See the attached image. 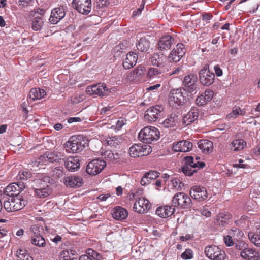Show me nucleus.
I'll return each instance as SVG.
<instances>
[{"mask_svg":"<svg viewBox=\"0 0 260 260\" xmlns=\"http://www.w3.org/2000/svg\"><path fill=\"white\" fill-rule=\"evenodd\" d=\"M138 60V55L133 52H128L123 60V67L129 69L136 65Z\"/></svg>","mask_w":260,"mask_h":260,"instance_id":"nucleus-24","label":"nucleus"},{"mask_svg":"<svg viewBox=\"0 0 260 260\" xmlns=\"http://www.w3.org/2000/svg\"><path fill=\"white\" fill-rule=\"evenodd\" d=\"M25 188V185L24 182H14L10 184L5 188L4 193L10 197L17 196Z\"/></svg>","mask_w":260,"mask_h":260,"instance_id":"nucleus-17","label":"nucleus"},{"mask_svg":"<svg viewBox=\"0 0 260 260\" xmlns=\"http://www.w3.org/2000/svg\"><path fill=\"white\" fill-rule=\"evenodd\" d=\"M102 155L105 159H107L110 160L118 158L117 154H114L111 150H109L105 151Z\"/></svg>","mask_w":260,"mask_h":260,"instance_id":"nucleus-52","label":"nucleus"},{"mask_svg":"<svg viewBox=\"0 0 260 260\" xmlns=\"http://www.w3.org/2000/svg\"><path fill=\"white\" fill-rule=\"evenodd\" d=\"M127 211L120 206H116L112 210V217L117 220H122L126 219L128 216Z\"/></svg>","mask_w":260,"mask_h":260,"instance_id":"nucleus-29","label":"nucleus"},{"mask_svg":"<svg viewBox=\"0 0 260 260\" xmlns=\"http://www.w3.org/2000/svg\"><path fill=\"white\" fill-rule=\"evenodd\" d=\"M189 194L193 200L201 202L206 201L208 198L206 188L200 185H194L191 187Z\"/></svg>","mask_w":260,"mask_h":260,"instance_id":"nucleus-11","label":"nucleus"},{"mask_svg":"<svg viewBox=\"0 0 260 260\" xmlns=\"http://www.w3.org/2000/svg\"><path fill=\"white\" fill-rule=\"evenodd\" d=\"M193 257L192 251L190 249H187L183 252L181 254V257L183 259H189L192 258Z\"/></svg>","mask_w":260,"mask_h":260,"instance_id":"nucleus-54","label":"nucleus"},{"mask_svg":"<svg viewBox=\"0 0 260 260\" xmlns=\"http://www.w3.org/2000/svg\"><path fill=\"white\" fill-rule=\"evenodd\" d=\"M244 160L242 159H239L238 160V162L235 163L233 165L234 167L238 168H243L245 169L246 168L248 167V165L246 163H244Z\"/></svg>","mask_w":260,"mask_h":260,"instance_id":"nucleus-58","label":"nucleus"},{"mask_svg":"<svg viewBox=\"0 0 260 260\" xmlns=\"http://www.w3.org/2000/svg\"><path fill=\"white\" fill-rule=\"evenodd\" d=\"M248 238L250 241L256 246L260 247V236L257 231L256 233L250 232L248 234Z\"/></svg>","mask_w":260,"mask_h":260,"instance_id":"nucleus-43","label":"nucleus"},{"mask_svg":"<svg viewBox=\"0 0 260 260\" xmlns=\"http://www.w3.org/2000/svg\"><path fill=\"white\" fill-rule=\"evenodd\" d=\"M66 15L65 8L61 6L54 8L51 13L49 21L52 24H56L62 20Z\"/></svg>","mask_w":260,"mask_h":260,"instance_id":"nucleus-18","label":"nucleus"},{"mask_svg":"<svg viewBox=\"0 0 260 260\" xmlns=\"http://www.w3.org/2000/svg\"><path fill=\"white\" fill-rule=\"evenodd\" d=\"M151 151V148L149 145L140 144L132 146L128 153L132 157L136 158L147 155Z\"/></svg>","mask_w":260,"mask_h":260,"instance_id":"nucleus-10","label":"nucleus"},{"mask_svg":"<svg viewBox=\"0 0 260 260\" xmlns=\"http://www.w3.org/2000/svg\"><path fill=\"white\" fill-rule=\"evenodd\" d=\"M108 145L116 147L122 142V138L120 136H115L109 137L107 140Z\"/></svg>","mask_w":260,"mask_h":260,"instance_id":"nucleus-40","label":"nucleus"},{"mask_svg":"<svg viewBox=\"0 0 260 260\" xmlns=\"http://www.w3.org/2000/svg\"><path fill=\"white\" fill-rule=\"evenodd\" d=\"M173 50H175L179 56L183 57L186 53V49L185 45L182 43H178Z\"/></svg>","mask_w":260,"mask_h":260,"instance_id":"nucleus-47","label":"nucleus"},{"mask_svg":"<svg viewBox=\"0 0 260 260\" xmlns=\"http://www.w3.org/2000/svg\"><path fill=\"white\" fill-rule=\"evenodd\" d=\"M199 148L204 153L211 152L213 150V143L208 140H201L198 143Z\"/></svg>","mask_w":260,"mask_h":260,"instance_id":"nucleus-35","label":"nucleus"},{"mask_svg":"<svg viewBox=\"0 0 260 260\" xmlns=\"http://www.w3.org/2000/svg\"><path fill=\"white\" fill-rule=\"evenodd\" d=\"M66 168L71 171H75L80 167V161L77 157H70L64 161Z\"/></svg>","mask_w":260,"mask_h":260,"instance_id":"nucleus-32","label":"nucleus"},{"mask_svg":"<svg viewBox=\"0 0 260 260\" xmlns=\"http://www.w3.org/2000/svg\"><path fill=\"white\" fill-rule=\"evenodd\" d=\"M232 215L228 212L220 213L216 216L215 223L221 226H225L231 218Z\"/></svg>","mask_w":260,"mask_h":260,"instance_id":"nucleus-34","label":"nucleus"},{"mask_svg":"<svg viewBox=\"0 0 260 260\" xmlns=\"http://www.w3.org/2000/svg\"><path fill=\"white\" fill-rule=\"evenodd\" d=\"M241 256L245 260H259L260 253L251 248H247L240 252Z\"/></svg>","mask_w":260,"mask_h":260,"instance_id":"nucleus-26","label":"nucleus"},{"mask_svg":"<svg viewBox=\"0 0 260 260\" xmlns=\"http://www.w3.org/2000/svg\"><path fill=\"white\" fill-rule=\"evenodd\" d=\"M150 182L155 181V180L159 177V173L155 171H150L144 174Z\"/></svg>","mask_w":260,"mask_h":260,"instance_id":"nucleus-50","label":"nucleus"},{"mask_svg":"<svg viewBox=\"0 0 260 260\" xmlns=\"http://www.w3.org/2000/svg\"><path fill=\"white\" fill-rule=\"evenodd\" d=\"M188 93L182 88L172 89L169 96V102L172 106L181 105L184 103Z\"/></svg>","mask_w":260,"mask_h":260,"instance_id":"nucleus-4","label":"nucleus"},{"mask_svg":"<svg viewBox=\"0 0 260 260\" xmlns=\"http://www.w3.org/2000/svg\"><path fill=\"white\" fill-rule=\"evenodd\" d=\"M46 94V91L41 88H34L30 90L29 92V98L33 100H40L44 97Z\"/></svg>","mask_w":260,"mask_h":260,"instance_id":"nucleus-37","label":"nucleus"},{"mask_svg":"<svg viewBox=\"0 0 260 260\" xmlns=\"http://www.w3.org/2000/svg\"><path fill=\"white\" fill-rule=\"evenodd\" d=\"M159 131L153 126H147L142 128L139 133L140 141L145 143H150L157 140L159 138Z\"/></svg>","mask_w":260,"mask_h":260,"instance_id":"nucleus-3","label":"nucleus"},{"mask_svg":"<svg viewBox=\"0 0 260 260\" xmlns=\"http://www.w3.org/2000/svg\"><path fill=\"white\" fill-rule=\"evenodd\" d=\"M31 243L39 247H44L45 245V240L41 235L42 228L38 224L32 225L30 227Z\"/></svg>","mask_w":260,"mask_h":260,"instance_id":"nucleus-8","label":"nucleus"},{"mask_svg":"<svg viewBox=\"0 0 260 260\" xmlns=\"http://www.w3.org/2000/svg\"><path fill=\"white\" fill-rule=\"evenodd\" d=\"M224 241L228 246H231L233 245L232 237L230 235L224 237Z\"/></svg>","mask_w":260,"mask_h":260,"instance_id":"nucleus-59","label":"nucleus"},{"mask_svg":"<svg viewBox=\"0 0 260 260\" xmlns=\"http://www.w3.org/2000/svg\"><path fill=\"white\" fill-rule=\"evenodd\" d=\"M60 260H73L68 251H63L59 255Z\"/></svg>","mask_w":260,"mask_h":260,"instance_id":"nucleus-55","label":"nucleus"},{"mask_svg":"<svg viewBox=\"0 0 260 260\" xmlns=\"http://www.w3.org/2000/svg\"><path fill=\"white\" fill-rule=\"evenodd\" d=\"M177 122V118L175 115H171L161 123L162 126L166 128L172 127L175 125Z\"/></svg>","mask_w":260,"mask_h":260,"instance_id":"nucleus-39","label":"nucleus"},{"mask_svg":"<svg viewBox=\"0 0 260 260\" xmlns=\"http://www.w3.org/2000/svg\"><path fill=\"white\" fill-rule=\"evenodd\" d=\"M246 112L244 109H241L239 107H235L233 111L227 115V118L229 119L235 118L239 115H245Z\"/></svg>","mask_w":260,"mask_h":260,"instance_id":"nucleus-42","label":"nucleus"},{"mask_svg":"<svg viewBox=\"0 0 260 260\" xmlns=\"http://www.w3.org/2000/svg\"><path fill=\"white\" fill-rule=\"evenodd\" d=\"M63 182L66 186L70 187H80L83 184L82 178L77 176H70L65 177Z\"/></svg>","mask_w":260,"mask_h":260,"instance_id":"nucleus-21","label":"nucleus"},{"mask_svg":"<svg viewBox=\"0 0 260 260\" xmlns=\"http://www.w3.org/2000/svg\"><path fill=\"white\" fill-rule=\"evenodd\" d=\"M205 253L211 260H224L225 252L216 245H209L205 249Z\"/></svg>","mask_w":260,"mask_h":260,"instance_id":"nucleus-9","label":"nucleus"},{"mask_svg":"<svg viewBox=\"0 0 260 260\" xmlns=\"http://www.w3.org/2000/svg\"><path fill=\"white\" fill-rule=\"evenodd\" d=\"M231 237H233L234 239H240L243 236V233L239 229L234 228L230 230L229 232Z\"/></svg>","mask_w":260,"mask_h":260,"instance_id":"nucleus-48","label":"nucleus"},{"mask_svg":"<svg viewBox=\"0 0 260 260\" xmlns=\"http://www.w3.org/2000/svg\"><path fill=\"white\" fill-rule=\"evenodd\" d=\"M62 157L63 155L61 152L54 150L49 153L48 154H45L44 156H41L39 158V163L42 162V164L44 163L45 165H46L45 161L47 160L52 162L54 161H59Z\"/></svg>","mask_w":260,"mask_h":260,"instance_id":"nucleus-20","label":"nucleus"},{"mask_svg":"<svg viewBox=\"0 0 260 260\" xmlns=\"http://www.w3.org/2000/svg\"><path fill=\"white\" fill-rule=\"evenodd\" d=\"M126 123V120L123 118H120L116 122L115 126H112V127L116 130H120L122 127Z\"/></svg>","mask_w":260,"mask_h":260,"instance_id":"nucleus-53","label":"nucleus"},{"mask_svg":"<svg viewBox=\"0 0 260 260\" xmlns=\"http://www.w3.org/2000/svg\"><path fill=\"white\" fill-rule=\"evenodd\" d=\"M197 77L196 75L191 74L184 77L183 81L182 89H184L187 93H191L197 91Z\"/></svg>","mask_w":260,"mask_h":260,"instance_id":"nucleus-14","label":"nucleus"},{"mask_svg":"<svg viewBox=\"0 0 260 260\" xmlns=\"http://www.w3.org/2000/svg\"><path fill=\"white\" fill-rule=\"evenodd\" d=\"M192 148V144L186 140L180 141L174 144L173 150L176 152H186L189 151Z\"/></svg>","mask_w":260,"mask_h":260,"instance_id":"nucleus-25","label":"nucleus"},{"mask_svg":"<svg viewBox=\"0 0 260 260\" xmlns=\"http://www.w3.org/2000/svg\"><path fill=\"white\" fill-rule=\"evenodd\" d=\"M145 72V68L143 66H138L127 75V79L130 81L141 79Z\"/></svg>","mask_w":260,"mask_h":260,"instance_id":"nucleus-30","label":"nucleus"},{"mask_svg":"<svg viewBox=\"0 0 260 260\" xmlns=\"http://www.w3.org/2000/svg\"><path fill=\"white\" fill-rule=\"evenodd\" d=\"M136 46L138 50L141 52H146L149 48L150 43L146 38H141Z\"/></svg>","mask_w":260,"mask_h":260,"instance_id":"nucleus-38","label":"nucleus"},{"mask_svg":"<svg viewBox=\"0 0 260 260\" xmlns=\"http://www.w3.org/2000/svg\"><path fill=\"white\" fill-rule=\"evenodd\" d=\"M246 146V143L243 139H235L229 144V148L233 152L240 151Z\"/></svg>","mask_w":260,"mask_h":260,"instance_id":"nucleus-33","label":"nucleus"},{"mask_svg":"<svg viewBox=\"0 0 260 260\" xmlns=\"http://www.w3.org/2000/svg\"><path fill=\"white\" fill-rule=\"evenodd\" d=\"M199 117V110L196 108H193L185 114L182 119L183 123L186 125H189L197 120Z\"/></svg>","mask_w":260,"mask_h":260,"instance_id":"nucleus-28","label":"nucleus"},{"mask_svg":"<svg viewBox=\"0 0 260 260\" xmlns=\"http://www.w3.org/2000/svg\"><path fill=\"white\" fill-rule=\"evenodd\" d=\"M174 38L170 35L162 36L158 43V48L161 51L169 50L174 44Z\"/></svg>","mask_w":260,"mask_h":260,"instance_id":"nucleus-22","label":"nucleus"},{"mask_svg":"<svg viewBox=\"0 0 260 260\" xmlns=\"http://www.w3.org/2000/svg\"><path fill=\"white\" fill-rule=\"evenodd\" d=\"M172 205L174 207L187 209L191 205L192 201L190 197L184 192L176 193L173 197Z\"/></svg>","mask_w":260,"mask_h":260,"instance_id":"nucleus-6","label":"nucleus"},{"mask_svg":"<svg viewBox=\"0 0 260 260\" xmlns=\"http://www.w3.org/2000/svg\"><path fill=\"white\" fill-rule=\"evenodd\" d=\"M150 204L148 200L145 198H139L136 200L133 206L134 210L140 214L144 213L147 211L150 208Z\"/></svg>","mask_w":260,"mask_h":260,"instance_id":"nucleus-19","label":"nucleus"},{"mask_svg":"<svg viewBox=\"0 0 260 260\" xmlns=\"http://www.w3.org/2000/svg\"><path fill=\"white\" fill-rule=\"evenodd\" d=\"M164 115V107L160 105H155L148 109L144 115L145 120L151 122L155 121Z\"/></svg>","mask_w":260,"mask_h":260,"instance_id":"nucleus-7","label":"nucleus"},{"mask_svg":"<svg viewBox=\"0 0 260 260\" xmlns=\"http://www.w3.org/2000/svg\"><path fill=\"white\" fill-rule=\"evenodd\" d=\"M79 260H93V259L88 255H82L80 257Z\"/></svg>","mask_w":260,"mask_h":260,"instance_id":"nucleus-64","label":"nucleus"},{"mask_svg":"<svg viewBox=\"0 0 260 260\" xmlns=\"http://www.w3.org/2000/svg\"><path fill=\"white\" fill-rule=\"evenodd\" d=\"M63 175V168L62 167H56L53 171V175L56 178H59Z\"/></svg>","mask_w":260,"mask_h":260,"instance_id":"nucleus-56","label":"nucleus"},{"mask_svg":"<svg viewBox=\"0 0 260 260\" xmlns=\"http://www.w3.org/2000/svg\"><path fill=\"white\" fill-rule=\"evenodd\" d=\"M213 91L211 90H206L205 92L199 95L196 100V103L198 106H203L210 102L213 98Z\"/></svg>","mask_w":260,"mask_h":260,"instance_id":"nucleus-23","label":"nucleus"},{"mask_svg":"<svg viewBox=\"0 0 260 260\" xmlns=\"http://www.w3.org/2000/svg\"><path fill=\"white\" fill-rule=\"evenodd\" d=\"M26 205V201L18 197L8 199L4 202V209L8 212H15L23 209Z\"/></svg>","mask_w":260,"mask_h":260,"instance_id":"nucleus-5","label":"nucleus"},{"mask_svg":"<svg viewBox=\"0 0 260 260\" xmlns=\"http://www.w3.org/2000/svg\"><path fill=\"white\" fill-rule=\"evenodd\" d=\"M201 213L203 215L207 217H210L211 215V212L205 208H203L201 210Z\"/></svg>","mask_w":260,"mask_h":260,"instance_id":"nucleus-61","label":"nucleus"},{"mask_svg":"<svg viewBox=\"0 0 260 260\" xmlns=\"http://www.w3.org/2000/svg\"><path fill=\"white\" fill-rule=\"evenodd\" d=\"M37 187L35 188V194L39 198H45L49 196L51 190L50 186L46 183L42 184L40 182Z\"/></svg>","mask_w":260,"mask_h":260,"instance_id":"nucleus-27","label":"nucleus"},{"mask_svg":"<svg viewBox=\"0 0 260 260\" xmlns=\"http://www.w3.org/2000/svg\"><path fill=\"white\" fill-rule=\"evenodd\" d=\"M199 159V157H196L195 158L191 156L185 157V164L182 168L183 173L186 176H190L197 172L198 169L203 168L205 164L200 162Z\"/></svg>","mask_w":260,"mask_h":260,"instance_id":"nucleus-2","label":"nucleus"},{"mask_svg":"<svg viewBox=\"0 0 260 260\" xmlns=\"http://www.w3.org/2000/svg\"><path fill=\"white\" fill-rule=\"evenodd\" d=\"M73 8L79 13L88 15L92 9L91 0H73Z\"/></svg>","mask_w":260,"mask_h":260,"instance_id":"nucleus-13","label":"nucleus"},{"mask_svg":"<svg viewBox=\"0 0 260 260\" xmlns=\"http://www.w3.org/2000/svg\"><path fill=\"white\" fill-rule=\"evenodd\" d=\"M86 92L90 95H97L101 97L107 96L109 93V89L105 84L98 83L91 86H88Z\"/></svg>","mask_w":260,"mask_h":260,"instance_id":"nucleus-16","label":"nucleus"},{"mask_svg":"<svg viewBox=\"0 0 260 260\" xmlns=\"http://www.w3.org/2000/svg\"><path fill=\"white\" fill-rule=\"evenodd\" d=\"M106 165V162L103 160L93 159L87 165L86 172L90 175H96L101 172Z\"/></svg>","mask_w":260,"mask_h":260,"instance_id":"nucleus-12","label":"nucleus"},{"mask_svg":"<svg viewBox=\"0 0 260 260\" xmlns=\"http://www.w3.org/2000/svg\"><path fill=\"white\" fill-rule=\"evenodd\" d=\"M32 176V174L30 172L26 170L22 171L19 172L17 177L22 180H26L30 178Z\"/></svg>","mask_w":260,"mask_h":260,"instance_id":"nucleus-49","label":"nucleus"},{"mask_svg":"<svg viewBox=\"0 0 260 260\" xmlns=\"http://www.w3.org/2000/svg\"><path fill=\"white\" fill-rule=\"evenodd\" d=\"M235 246L237 249L242 251L247 248V244L243 241H238Z\"/></svg>","mask_w":260,"mask_h":260,"instance_id":"nucleus-57","label":"nucleus"},{"mask_svg":"<svg viewBox=\"0 0 260 260\" xmlns=\"http://www.w3.org/2000/svg\"><path fill=\"white\" fill-rule=\"evenodd\" d=\"M166 56L161 53H155L150 58L152 65L156 67L164 66L166 62Z\"/></svg>","mask_w":260,"mask_h":260,"instance_id":"nucleus-36","label":"nucleus"},{"mask_svg":"<svg viewBox=\"0 0 260 260\" xmlns=\"http://www.w3.org/2000/svg\"><path fill=\"white\" fill-rule=\"evenodd\" d=\"M199 79L204 86H209L214 81L215 75L211 72L208 66H204L199 72Z\"/></svg>","mask_w":260,"mask_h":260,"instance_id":"nucleus-15","label":"nucleus"},{"mask_svg":"<svg viewBox=\"0 0 260 260\" xmlns=\"http://www.w3.org/2000/svg\"><path fill=\"white\" fill-rule=\"evenodd\" d=\"M172 189H174L176 190H181L182 186L183 184L178 178H173L171 179L170 184L169 185Z\"/></svg>","mask_w":260,"mask_h":260,"instance_id":"nucleus-46","label":"nucleus"},{"mask_svg":"<svg viewBox=\"0 0 260 260\" xmlns=\"http://www.w3.org/2000/svg\"><path fill=\"white\" fill-rule=\"evenodd\" d=\"M214 71L216 75L218 77L222 76L223 72L222 69L218 65H216L214 67Z\"/></svg>","mask_w":260,"mask_h":260,"instance_id":"nucleus-60","label":"nucleus"},{"mask_svg":"<svg viewBox=\"0 0 260 260\" xmlns=\"http://www.w3.org/2000/svg\"><path fill=\"white\" fill-rule=\"evenodd\" d=\"M44 24V21L41 17H35L32 22V28L35 31L40 30Z\"/></svg>","mask_w":260,"mask_h":260,"instance_id":"nucleus-45","label":"nucleus"},{"mask_svg":"<svg viewBox=\"0 0 260 260\" xmlns=\"http://www.w3.org/2000/svg\"><path fill=\"white\" fill-rule=\"evenodd\" d=\"M174 207L170 206H164L158 207L156 210V214L161 218H167L174 214Z\"/></svg>","mask_w":260,"mask_h":260,"instance_id":"nucleus-31","label":"nucleus"},{"mask_svg":"<svg viewBox=\"0 0 260 260\" xmlns=\"http://www.w3.org/2000/svg\"><path fill=\"white\" fill-rule=\"evenodd\" d=\"M17 260H34L26 250L20 249L17 251Z\"/></svg>","mask_w":260,"mask_h":260,"instance_id":"nucleus-41","label":"nucleus"},{"mask_svg":"<svg viewBox=\"0 0 260 260\" xmlns=\"http://www.w3.org/2000/svg\"><path fill=\"white\" fill-rule=\"evenodd\" d=\"M151 182H150L149 180H148V179L146 178V176L144 175L141 180V184L142 185H146L149 184Z\"/></svg>","mask_w":260,"mask_h":260,"instance_id":"nucleus-62","label":"nucleus"},{"mask_svg":"<svg viewBox=\"0 0 260 260\" xmlns=\"http://www.w3.org/2000/svg\"><path fill=\"white\" fill-rule=\"evenodd\" d=\"M80 121H81V118L80 117H70L68 119V122L69 123Z\"/></svg>","mask_w":260,"mask_h":260,"instance_id":"nucleus-63","label":"nucleus"},{"mask_svg":"<svg viewBox=\"0 0 260 260\" xmlns=\"http://www.w3.org/2000/svg\"><path fill=\"white\" fill-rule=\"evenodd\" d=\"M87 144V140L83 136H73L65 143L66 150L68 153H78L82 151Z\"/></svg>","mask_w":260,"mask_h":260,"instance_id":"nucleus-1","label":"nucleus"},{"mask_svg":"<svg viewBox=\"0 0 260 260\" xmlns=\"http://www.w3.org/2000/svg\"><path fill=\"white\" fill-rule=\"evenodd\" d=\"M161 71L154 68H150L147 73V77L149 79H153L156 78L160 77Z\"/></svg>","mask_w":260,"mask_h":260,"instance_id":"nucleus-44","label":"nucleus"},{"mask_svg":"<svg viewBox=\"0 0 260 260\" xmlns=\"http://www.w3.org/2000/svg\"><path fill=\"white\" fill-rule=\"evenodd\" d=\"M182 57V56H179L177 52L173 50L171 51L168 56V58L170 61H172L174 62L179 61Z\"/></svg>","mask_w":260,"mask_h":260,"instance_id":"nucleus-51","label":"nucleus"}]
</instances>
